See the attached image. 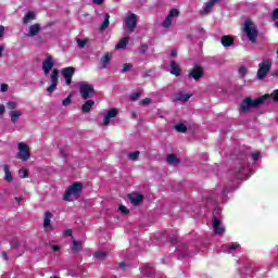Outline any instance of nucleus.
<instances>
[{"instance_id": "44", "label": "nucleus", "mask_w": 278, "mask_h": 278, "mask_svg": "<svg viewBox=\"0 0 278 278\" xmlns=\"http://www.w3.org/2000/svg\"><path fill=\"white\" fill-rule=\"evenodd\" d=\"M10 88V86L8 84H2L0 86V91L1 92H8V89Z\"/></svg>"}, {"instance_id": "24", "label": "nucleus", "mask_w": 278, "mask_h": 278, "mask_svg": "<svg viewBox=\"0 0 278 278\" xmlns=\"http://www.w3.org/2000/svg\"><path fill=\"white\" fill-rule=\"evenodd\" d=\"M223 47H231L233 45V38L231 36H224L220 39Z\"/></svg>"}, {"instance_id": "29", "label": "nucleus", "mask_w": 278, "mask_h": 278, "mask_svg": "<svg viewBox=\"0 0 278 278\" xmlns=\"http://www.w3.org/2000/svg\"><path fill=\"white\" fill-rule=\"evenodd\" d=\"M60 72L58 70H53L50 76L51 84H56L58 85V79H59Z\"/></svg>"}, {"instance_id": "12", "label": "nucleus", "mask_w": 278, "mask_h": 278, "mask_svg": "<svg viewBox=\"0 0 278 278\" xmlns=\"http://www.w3.org/2000/svg\"><path fill=\"white\" fill-rule=\"evenodd\" d=\"M55 66V63L53 62V58L51 55H48L46 60L42 62V71L45 75H49L51 73V68Z\"/></svg>"}, {"instance_id": "11", "label": "nucleus", "mask_w": 278, "mask_h": 278, "mask_svg": "<svg viewBox=\"0 0 278 278\" xmlns=\"http://www.w3.org/2000/svg\"><path fill=\"white\" fill-rule=\"evenodd\" d=\"M62 75L65 79V84L67 86H71L73 75H75V68L74 67H65V68L62 70Z\"/></svg>"}, {"instance_id": "20", "label": "nucleus", "mask_w": 278, "mask_h": 278, "mask_svg": "<svg viewBox=\"0 0 278 278\" xmlns=\"http://www.w3.org/2000/svg\"><path fill=\"white\" fill-rule=\"evenodd\" d=\"M40 24L30 25L27 34L28 38H34V36H38V34H40Z\"/></svg>"}, {"instance_id": "64", "label": "nucleus", "mask_w": 278, "mask_h": 278, "mask_svg": "<svg viewBox=\"0 0 278 278\" xmlns=\"http://www.w3.org/2000/svg\"><path fill=\"white\" fill-rule=\"evenodd\" d=\"M15 201H17V203H21V201H23V198H15Z\"/></svg>"}, {"instance_id": "32", "label": "nucleus", "mask_w": 278, "mask_h": 278, "mask_svg": "<svg viewBox=\"0 0 278 278\" xmlns=\"http://www.w3.org/2000/svg\"><path fill=\"white\" fill-rule=\"evenodd\" d=\"M138 157H140V151L130 152L128 154V160H130L131 162H136Z\"/></svg>"}, {"instance_id": "42", "label": "nucleus", "mask_w": 278, "mask_h": 278, "mask_svg": "<svg viewBox=\"0 0 278 278\" xmlns=\"http://www.w3.org/2000/svg\"><path fill=\"white\" fill-rule=\"evenodd\" d=\"M18 247V239L14 238L11 240V249H16Z\"/></svg>"}, {"instance_id": "63", "label": "nucleus", "mask_w": 278, "mask_h": 278, "mask_svg": "<svg viewBox=\"0 0 278 278\" xmlns=\"http://www.w3.org/2000/svg\"><path fill=\"white\" fill-rule=\"evenodd\" d=\"M131 116H132V118H138V114L134 111L131 112Z\"/></svg>"}, {"instance_id": "13", "label": "nucleus", "mask_w": 278, "mask_h": 278, "mask_svg": "<svg viewBox=\"0 0 278 278\" xmlns=\"http://www.w3.org/2000/svg\"><path fill=\"white\" fill-rule=\"evenodd\" d=\"M213 229L218 236H223V233H225L223 222H220V219H218L216 216L213 217Z\"/></svg>"}, {"instance_id": "49", "label": "nucleus", "mask_w": 278, "mask_h": 278, "mask_svg": "<svg viewBox=\"0 0 278 278\" xmlns=\"http://www.w3.org/2000/svg\"><path fill=\"white\" fill-rule=\"evenodd\" d=\"M5 34V27L0 25V38H3V35Z\"/></svg>"}, {"instance_id": "21", "label": "nucleus", "mask_w": 278, "mask_h": 278, "mask_svg": "<svg viewBox=\"0 0 278 278\" xmlns=\"http://www.w3.org/2000/svg\"><path fill=\"white\" fill-rule=\"evenodd\" d=\"M4 181L8 184H12L14 181V176H12V172L10 170V165L5 164L4 165Z\"/></svg>"}, {"instance_id": "1", "label": "nucleus", "mask_w": 278, "mask_h": 278, "mask_svg": "<svg viewBox=\"0 0 278 278\" xmlns=\"http://www.w3.org/2000/svg\"><path fill=\"white\" fill-rule=\"evenodd\" d=\"M268 99H273L274 103H278V89H275L271 93H266L254 100L251 99V97H248L243 99L241 105H262V103H265L268 101Z\"/></svg>"}, {"instance_id": "57", "label": "nucleus", "mask_w": 278, "mask_h": 278, "mask_svg": "<svg viewBox=\"0 0 278 278\" xmlns=\"http://www.w3.org/2000/svg\"><path fill=\"white\" fill-rule=\"evenodd\" d=\"M5 112V106L4 105H0V116L1 114H4Z\"/></svg>"}, {"instance_id": "46", "label": "nucleus", "mask_w": 278, "mask_h": 278, "mask_svg": "<svg viewBox=\"0 0 278 278\" xmlns=\"http://www.w3.org/2000/svg\"><path fill=\"white\" fill-rule=\"evenodd\" d=\"M77 45L80 49H84L86 47V40L78 39Z\"/></svg>"}, {"instance_id": "3", "label": "nucleus", "mask_w": 278, "mask_h": 278, "mask_svg": "<svg viewBox=\"0 0 278 278\" xmlns=\"http://www.w3.org/2000/svg\"><path fill=\"white\" fill-rule=\"evenodd\" d=\"M248 161L247 154H240V156L233 161L230 173L236 179H242V173H244V166H247Z\"/></svg>"}, {"instance_id": "36", "label": "nucleus", "mask_w": 278, "mask_h": 278, "mask_svg": "<svg viewBox=\"0 0 278 278\" xmlns=\"http://www.w3.org/2000/svg\"><path fill=\"white\" fill-rule=\"evenodd\" d=\"M179 240V237L177 235H172L167 238V241L170 242V244H177Z\"/></svg>"}, {"instance_id": "6", "label": "nucleus", "mask_w": 278, "mask_h": 278, "mask_svg": "<svg viewBox=\"0 0 278 278\" xmlns=\"http://www.w3.org/2000/svg\"><path fill=\"white\" fill-rule=\"evenodd\" d=\"M79 92H80V97L83 99H91V97H94V87H92V85L90 84H86V83H79Z\"/></svg>"}, {"instance_id": "37", "label": "nucleus", "mask_w": 278, "mask_h": 278, "mask_svg": "<svg viewBox=\"0 0 278 278\" xmlns=\"http://www.w3.org/2000/svg\"><path fill=\"white\" fill-rule=\"evenodd\" d=\"M129 99L130 101H138L140 99V91L130 93Z\"/></svg>"}, {"instance_id": "10", "label": "nucleus", "mask_w": 278, "mask_h": 278, "mask_svg": "<svg viewBox=\"0 0 278 278\" xmlns=\"http://www.w3.org/2000/svg\"><path fill=\"white\" fill-rule=\"evenodd\" d=\"M138 25V15H136L135 13H130L127 17H126V27L129 31H134V29H136Z\"/></svg>"}, {"instance_id": "35", "label": "nucleus", "mask_w": 278, "mask_h": 278, "mask_svg": "<svg viewBox=\"0 0 278 278\" xmlns=\"http://www.w3.org/2000/svg\"><path fill=\"white\" fill-rule=\"evenodd\" d=\"M18 174L22 179H27V177H29V172L27 170V168L20 169Z\"/></svg>"}, {"instance_id": "39", "label": "nucleus", "mask_w": 278, "mask_h": 278, "mask_svg": "<svg viewBox=\"0 0 278 278\" xmlns=\"http://www.w3.org/2000/svg\"><path fill=\"white\" fill-rule=\"evenodd\" d=\"M56 88H58V85L51 83V86H49V87L47 88V92H49V94H51V93L54 92V90H55Z\"/></svg>"}, {"instance_id": "33", "label": "nucleus", "mask_w": 278, "mask_h": 278, "mask_svg": "<svg viewBox=\"0 0 278 278\" xmlns=\"http://www.w3.org/2000/svg\"><path fill=\"white\" fill-rule=\"evenodd\" d=\"M72 251H74L75 253L81 251V242L74 240Z\"/></svg>"}, {"instance_id": "7", "label": "nucleus", "mask_w": 278, "mask_h": 278, "mask_svg": "<svg viewBox=\"0 0 278 278\" xmlns=\"http://www.w3.org/2000/svg\"><path fill=\"white\" fill-rule=\"evenodd\" d=\"M270 66H273V63L270 62V60H265L262 63H260L258 71L256 74L257 79L260 80L264 79L270 72Z\"/></svg>"}, {"instance_id": "56", "label": "nucleus", "mask_w": 278, "mask_h": 278, "mask_svg": "<svg viewBox=\"0 0 278 278\" xmlns=\"http://www.w3.org/2000/svg\"><path fill=\"white\" fill-rule=\"evenodd\" d=\"M65 236H73V230L72 229L65 230Z\"/></svg>"}, {"instance_id": "45", "label": "nucleus", "mask_w": 278, "mask_h": 278, "mask_svg": "<svg viewBox=\"0 0 278 278\" xmlns=\"http://www.w3.org/2000/svg\"><path fill=\"white\" fill-rule=\"evenodd\" d=\"M149 49V46L147 45H141V47L139 48V52L140 53H147V50Z\"/></svg>"}, {"instance_id": "25", "label": "nucleus", "mask_w": 278, "mask_h": 278, "mask_svg": "<svg viewBox=\"0 0 278 278\" xmlns=\"http://www.w3.org/2000/svg\"><path fill=\"white\" fill-rule=\"evenodd\" d=\"M128 42H129V37H124V38L115 46V49H116V50L127 49Z\"/></svg>"}, {"instance_id": "19", "label": "nucleus", "mask_w": 278, "mask_h": 278, "mask_svg": "<svg viewBox=\"0 0 278 278\" xmlns=\"http://www.w3.org/2000/svg\"><path fill=\"white\" fill-rule=\"evenodd\" d=\"M166 162L170 166H179V164H181V160H179V157H177V154L175 153L168 154L166 156Z\"/></svg>"}, {"instance_id": "5", "label": "nucleus", "mask_w": 278, "mask_h": 278, "mask_svg": "<svg viewBox=\"0 0 278 278\" xmlns=\"http://www.w3.org/2000/svg\"><path fill=\"white\" fill-rule=\"evenodd\" d=\"M18 153L16 154V159L21 160L22 162H27L29 157H31V152L29 150V144L25 142H20L17 144Z\"/></svg>"}, {"instance_id": "2", "label": "nucleus", "mask_w": 278, "mask_h": 278, "mask_svg": "<svg viewBox=\"0 0 278 278\" xmlns=\"http://www.w3.org/2000/svg\"><path fill=\"white\" fill-rule=\"evenodd\" d=\"M81 192H84V184L76 181L65 190L63 194V201H75V199L79 198Z\"/></svg>"}, {"instance_id": "47", "label": "nucleus", "mask_w": 278, "mask_h": 278, "mask_svg": "<svg viewBox=\"0 0 278 278\" xmlns=\"http://www.w3.org/2000/svg\"><path fill=\"white\" fill-rule=\"evenodd\" d=\"M150 103H153V101L150 98H146L142 100L143 105H150Z\"/></svg>"}, {"instance_id": "17", "label": "nucleus", "mask_w": 278, "mask_h": 278, "mask_svg": "<svg viewBox=\"0 0 278 278\" xmlns=\"http://www.w3.org/2000/svg\"><path fill=\"white\" fill-rule=\"evenodd\" d=\"M169 73L175 75V77H179L181 75V67H179V63L177 61L169 62Z\"/></svg>"}, {"instance_id": "40", "label": "nucleus", "mask_w": 278, "mask_h": 278, "mask_svg": "<svg viewBox=\"0 0 278 278\" xmlns=\"http://www.w3.org/2000/svg\"><path fill=\"white\" fill-rule=\"evenodd\" d=\"M119 212H122L124 215H127L129 214V208H127L125 205H119Z\"/></svg>"}, {"instance_id": "18", "label": "nucleus", "mask_w": 278, "mask_h": 278, "mask_svg": "<svg viewBox=\"0 0 278 278\" xmlns=\"http://www.w3.org/2000/svg\"><path fill=\"white\" fill-rule=\"evenodd\" d=\"M113 54L112 52H105L103 56L100 59L101 68H105L112 62Z\"/></svg>"}, {"instance_id": "48", "label": "nucleus", "mask_w": 278, "mask_h": 278, "mask_svg": "<svg viewBox=\"0 0 278 278\" xmlns=\"http://www.w3.org/2000/svg\"><path fill=\"white\" fill-rule=\"evenodd\" d=\"M252 159L254 160V162H257V160H260V152L252 153Z\"/></svg>"}, {"instance_id": "16", "label": "nucleus", "mask_w": 278, "mask_h": 278, "mask_svg": "<svg viewBox=\"0 0 278 278\" xmlns=\"http://www.w3.org/2000/svg\"><path fill=\"white\" fill-rule=\"evenodd\" d=\"M189 77H192L195 81H199L203 77V68L201 66H194L190 73Z\"/></svg>"}, {"instance_id": "61", "label": "nucleus", "mask_w": 278, "mask_h": 278, "mask_svg": "<svg viewBox=\"0 0 278 278\" xmlns=\"http://www.w3.org/2000/svg\"><path fill=\"white\" fill-rule=\"evenodd\" d=\"M119 268H122L123 270H125V268H127V264L121 263V264H119Z\"/></svg>"}, {"instance_id": "43", "label": "nucleus", "mask_w": 278, "mask_h": 278, "mask_svg": "<svg viewBox=\"0 0 278 278\" xmlns=\"http://www.w3.org/2000/svg\"><path fill=\"white\" fill-rule=\"evenodd\" d=\"M90 110H92V105H83L81 106V111L84 112V114H87V112H89Z\"/></svg>"}, {"instance_id": "14", "label": "nucleus", "mask_w": 278, "mask_h": 278, "mask_svg": "<svg viewBox=\"0 0 278 278\" xmlns=\"http://www.w3.org/2000/svg\"><path fill=\"white\" fill-rule=\"evenodd\" d=\"M128 199L132 205L138 206L144 201V195L140 193H130L128 194Z\"/></svg>"}, {"instance_id": "55", "label": "nucleus", "mask_w": 278, "mask_h": 278, "mask_svg": "<svg viewBox=\"0 0 278 278\" xmlns=\"http://www.w3.org/2000/svg\"><path fill=\"white\" fill-rule=\"evenodd\" d=\"M60 245H52V251H54V253L60 251Z\"/></svg>"}, {"instance_id": "30", "label": "nucleus", "mask_w": 278, "mask_h": 278, "mask_svg": "<svg viewBox=\"0 0 278 278\" xmlns=\"http://www.w3.org/2000/svg\"><path fill=\"white\" fill-rule=\"evenodd\" d=\"M94 260H100L103 261L105 260V257H108V253L103 252V251H98L93 254Z\"/></svg>"}, {"instance_id": "23", "label": "nucleus", "mask_w": 278, "mask_h": 278, "mask_svg": "<svg viewBox=\"0 0 278 278\" xmlns=\"http://www.w3.org/2000/svg\"><path fill=\"white\" fill-rule=\"evenodd\" d=\"M110 27V13H105L104 21L99 27V31H105Z\"/></svg>"}, {"instance_id": "9", "label": "nucleus", "mask_w": 278, "mask_h": 278, "mask_svg": "<svg viewBox=\"0 0 278 278\" xmlns=\"http://www.w3.org/2000/svg\"><path fill=\"white\" fill-rule=\"evenodd\" d=\"M177 16H179V10L172 9L168 15L163 21L162 27H164L165 29H168V27L173 25V18H177Z\"/></svg>"}, {"instance_id": "38", "label": "nucleus", "mask_w": 278, "mask_h": 278, "mask_svg": "<svg viewBox=\"0 0 278 278\" xmlns=\"http://www.w3.org/2000/svg\"><path fill=\"white\" fill-rule=\"evenodd\" d=\"M248 73L249 70L247 68V66L239 67V74L241 75V77H244Z\"/></svg>"}, {"instance_id": "41", "label": "nucleus", "mask_w": 278, "mask_h": 278, "mask_svg": "<svg viewBox=\"0 0 278 278\" xmlns=\"http://www.w3.org/2000/svg\"><path fill=\"white\" fill-rule=\"evenodd\" d=\"M239 247H240L239 243H230V244H228V249L230 251H236V249H238Z\"/></svg>"}, {"instance_id": "27", "label": "nucleus", "mask_w": 278, "mask_h": 278, "mask_svg": "<svg viewBox=\"0 0 278 278\" xmlns=\"http://www.w3.org/2000/svg\"><path fill=\"white\" fill-rule=\"evenodd\" d=\"M31 21H36V13L34 11L28 12L24 16V24L27 25V23H31Z\"/></svg>"}, {"instance_id": "34", "label": "nucleus", "mask_w": 278, "mask_h": 278, "mask_svg": "<svg viewBox=\"0 0 278 278\" xmlns=\"http://www.w3.org/2000/svg\"><path fill=\"white\" fill-rule=\"evenodd\" d=\"M134 68V64L131 63H125L121 70V73H129Z\"/></svg>"}, {"instance_id": "15", "label": "nucleus", "mask_w": 278, "mask_h": 278, "mask_svg": "<svg viewBox=\"0 0 278 278\" xmlns=\"http://www.w3.org/2000/svg\"><path fill=\"white\" fill-rule=\"evenodd\" d=\"M192 97V93H186L184 91H178L174 94V101H179L180 103H186L187 101H190V98Z\"/></svg>"}, {"instance_id": "28", "label": "nucleus", "mask_w": 278, "mask_h": 278, "mask_svg": "<svg viewBox=\"0 0 278 278\" xmlns=\"http://www.w3.org/2000/svg\"><path fill=\"white\" fill-rule=\"evenodd\" d=\"M175 129L176 131H178V134H186V131H188V126H186L182 123H179L175 125Z\"/></svg>"}, {"instance_id": "31", "label": "nucleus", "mask_w": 278, "mask_h": 278, "mask_svg": "<svg viewBox=\"0 0 278 278\" xmlns=\"http://www.w3.org/2000/svg\"><path fill=\"white\" fill-rule=\"evenodd\" d=\"M251 108H257V105H241L239 112L240 114H247V112L251 111Z\"/></svg>"}, {"instance_id": "60", "label": "nucleus", "mask_w": 278, "mask_h": 278, "mask_svg": "<svg viewBox=\"0 0 278 278\" xmlns=\"http://www.w3.org/2000/svg\"><path fill=\"white\" fill-rule=\"evenodd\" d=\"M2 257L5 260V262H8V252H2Z\"/></svg>"}, {"instance_id": "51", "label": "nucleus", "mask_w": 278, "mask_h": 278, "mask_svg": "<svg viewBox=\"0 0 278 278\" xmlns=\"http://www.w3.org/2000/svg\"><path fill=\"white\" fill-rule=\"evenodd\" d=\"M71 103V98H66L65 100H63V105H68Z\"/></svg>"}, {"instance_id": "52", "label": "nucleus", "mask_w": 278, "mask_h": 278, "mask_svg": "<svg viewBox=\"0 0 278 278\" xmlns=\"http://www.w3.org/2000/svg\"><path fill=\"white\" fill-rule=\"evenodd\" d=\"M96 5H102L103 0H92Z\"/></svg>"}, {"instance_id": "54", "label": "nucleus", "mask_w": 278, "mask_h": 278, "mask_svg": "<svg viewBox=\"0 0 278 278\" xmlns=\"http://www.w3.org/2000/svg\"><path fill=\"white\" fill-rule=\"evenodd\" d=\"M273 18L277 20L278 18V9H276L273 13Z\"/></svg>"}, {"instance_id": "26", "label": "nucleus", "mask_w": 278, "mask_h": 278, "mask_svg": "<svg viewBox=\"0 0 278 278\" xmlns=\"http://www.w3.org/2000/svg\"><path fill=\"white\" fill-rule=\"evenodd\" d=\"M11 116V123H16L21 116H23V112L21 111H11L10 112Z\"/></svg>"}, {"instance_id": "50", "label": "nucleus", "mask_w": 278, "mask_h": 278, "mask_svg": "<svg viewBox=\"0 0 278 278\" xmlns=\"http://www.w3.org/2000/svg\"><path fill=\"white\" fill-rule=\"evenodd\" d=\"M152 268H153V265H151V264H144L146 273H147V270H152Z\"/></svg>"}, {"instance_id": "58", "label": "nucleus", "mask_w": 278, "mask_h": 278, "mask_svg": "<svg viewBox=\"0 0 278 278\" xmlns=\"http://www.w3.org/2000/svg\"><path fill=\"white\" fill-rule=\"evenodd\" d=\"M85 105H94V101L88 100V101L85 103Z\"/></svg>"}, {"instance_id": "62", "label": "nucleus", "mask_w": 278, "mask_h": 278, "mask_svg": "<svg viewBox=\"0 0 278 278\" xmlns=\"http://www.w3.org/2000/svg\"><path fill=\"white\" fill-rule=\"evenodd\" d=\"M4 47L3 46H0V58L3 55V51H4Z\"/></svg>"}, {"instance_id": "4", "label": "nucleus", "mask_w": 278, "mask_h": 278, "mask_svg": "<svg viewBox=\"0 0 278 278\" xmlns=\"http://www.w3.org/2000/svg\"><path fill=\"white\" fill-rule=\"evenodd\" d=\"M243 31L248 36L250 42H255L257 40V27L250 20L244 22Z\"/></svg>"}, {"instance_id": "53", "label": "nucleus", "mask_w": 278, "mask_h": 278, "mask_svg": "<svg viewBox=\"0 0 278 278\" xmlns=\"http://www.w3.org/2000/svg\"><path fill=\"white\" fill-rule=\"evenodd\" d=\"M170 58H177V50H172Z\"/></svg>"}, {"instance_id": "8", "label": "nucleus", "mask_w": 278, "mask_h": 278, "mask_svg": "<svg viewBox=\"0 0 278 278\" xmlns=\"http://www.w3.org/2000/svg\"><path fill=\"white\" fill-rule=\"evenodd\" d=\"M103 116H104V119L102 122V125L104 127H109L110 123H112V121H114V118H116V116H118V109L112 108L108 112H105L103 114Z\"/></svg>"}, {"instance_id": "22", "label": "nucleus", "mask_w": 278, "mask_h": 278, "mask_svg": "<svg viewBox=\"0 0 278 278\" xmlns=\"http://www.w3.org/2000/svg\"><path fill=\"white\" fill-rule=\"evenodd\" d=\"M53 218V213L50 211H47L45 213V217H43V228L48 229V227H51V219Z\"/></svg>"}, {"instance_id": "59", "label": "nucleus", "mask_w": 278, "mask_h": 278, "mask_svg": "<svg viewBox=\"0 0 278 278\" xmlns=\"http://www.w3.org/2000/svg\"><path fill=\"white\" fill-rule=\"evenodd\" d=\"M60 153H61V157H66V152H64V149H61Z\"/></svg>"}]
</instances>
